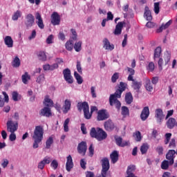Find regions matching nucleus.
Returning <instances> with one entry per match:
<instances>
[{
    "instance_id": "obj_7",
    "label": "nucleus",
    "mask_w": 177,
    "mask_h": 177,
    "mask_svg": "<svg viewBox=\"0 0 177 177\" xmlns=\"http://www.w3.org/2000/svg\"><path fill=\"white\" fill-rule=\"evenodd\" d=\"M110 118V114L106 109L99 110L97 113V121H106Z\"/></svg>"
},
{
    "instance_id": "obj_12",
    "label": "nucleus",
    "mask_w": 177,
    "mask_h": 177,
    "mask_svg": "<svg viewBox=\"0 0 177 177\" xmlns=\"http://www.w3.org/2000/svg\"><path fill=\"white\" fill-rule=\"evenodd\" d=\"M155 117L156 118L157 122L161 124V122L164 120V117H165V115H164V112L162 111V109H157L155 111Z\"/></svg>"
},
{
    "instance_id": "obj_58",
    "label": "nucleus",
    "mask_w": 177,
    "mask_h": 177,
    "mask_svg": "<svg viewBox=\"0 0 177 177\" xmlns=\"http://www.w3.org/2000/svg\"><path fill=\"white\" fill-rule=\"evenodd\" d=\"M155 26H156V24L154 22H152V21H148L146 24V27H147L148 28H153Z\"/></svg>"
},
{
    "instance_id": "obj_22",
    "label": "nucleus",
    "mask_w": 177,
    "mask_h": 177,
    "mask_svg": "<svg viewBox=\"0 0 177 177\" xmlns=\"http://www.w3.org/2000/svg\"><path fill=\"white\" fill-rule=\"evenodd\" d=\"M103 48H104L106 50H113L114 49V44H111L110 41H109V39L104 38L103 40Z\"/></svg>"
},
{
    "instance_id": "obj_56",
    "label": "nucleus",
    "mask_w": 177,
    "mask_h": 177,
    "mask_svg": "<svg viewBox=\"0 0 177 177\" xmlns=\"http://www.w3.org/2000/svg\"><path fill=\"white\" fill-rule=\"evenodd\" d=\"M171 61V55L169 54H167L165 56V64L167 66L168 64V62Z\"/></svg>"
},
{
    "instance_id": "obj_40",
    "label": "nucleus",
    "mask_w": 177,
    "mask_h": 177,
    "mask_svg": "<svg viewBox=\"0 0 177 177\" xmlns=\"http://www.w3.org/2000/svg\"><path fill=\"white\" fill-rule=\"evenodd\" d=\"M53 145V137H49L46 141V149H50V146Z\"/></svg>"
},
{
    "instance_id": "obj_32",
    "label": "nucleus",
    "mask_w": 177,
    "mask_h": 177,
    "mask_svg": "<svg viewBox=\"0 0 177 177\" xmlns=\"http://www.w3.org/2000/svg\"><path fill=\"white\" fill-rule=\"evenodd\" d=\"M37 57L39 60H41V62H46V59H48L45 51H39L37 53Z\"/></svg>"
},
{
    "instance_id": "obj_16",
    "label": "nucleus",
    "mask_w": 177,
    "mask_h": 177,
    "mask_svg": "<svg viewBox=\"0 0 177 177\" xmlns=\"http://www.w3.org/2000/svg\"><path fill=\"white\" fill-rule=\"evenodd\" d=\"M73 168H74L73 157H71V155H68L66 158V169L68 172H70Z\"/></svg>"
},
{
    "instance_id": "obj_60",
    "label": "nucleus",
    "mask_w": 177,
    "mask_h": 177,
    "mask_svg": "<svg viewBox=\"0 0 177 177\" xmlns=\"http://www.w3.org/2000/svg\"><path fill=\"white\" fill-rule=\"evenodd\" d=\"M80 167H82V168L83 169H86V162H85V160H84V159H81V160H80Z\"/></svg>"
},
{
    "instance_id": "obj_46",
    "label": "nucleus",
    "mask_w": 177,
    "mask_h": 177,
    "mask_svg": "<svg viewBox=\"0 0 177 177\" xmlns=\"http://www.w3.org/2000/svg\"><path fill=\"white\" fill-rule=\"evenodd\" d=\"M118 78H120V73H115L111 77V82H113V84H115V82H117V80H118Z\"/></svg>"
},
{
    "instance_id": "obj_29",
    "label": "nucleus",
    "mask_w": 177,
    "mask_h": 177,
    "mask_svg": "<svg viewBox=\"0 0 177 177\" xmlns=\"http://www.w3.org/2000/svg\"><path fill=\"white\" fill-rule=\"evenodd\" d=\"M44 104L46 107H52L53 106V100L49 98V95H46L44 98Z\"/></svg>"
},
{
    "instance_id": "obj_31",
    "label": "nucleus",
    "mask_w": 177,
    "mask_h": 177,
    "mask_svg": "<svg viewBox=\"0 0 177 177\" xmlns=\"http://www.w3.org/2000/svg\"><path fill=\"white\" fill-rule=\"evenodd\" d=\"M127 71L129 74L127 77L128 81H133V75H135V69L127 67Z\"/></svg>"
},
{
    "instance_id": "obj_1",
    "label": "nucleus",
    "mask_w": 177,
    "mask_h": 177,
    "mask_svg": "<svg viewBox=\"0 0 177 177\" xmlns=\"http://www.w3.org/2000/svg\"><path fill=\"white\" fill-rule=\"evenodd\" d=\"M127 84L124 82H120L118 86V88L115 91L114 94H112L109 97V104L110 106H114L118 110L121 109V102L118 99L121 98L122 92L127 89Z\"/></svg>"
},
{
    "instance_id": "obj_3",
    "label": "nucleus",
    "mask_w": 177,
    "mask_h": 177,
    "mask_svg": "<svg viewBox=\"0 0 177 177\" xmlns=\"http://www.w3.org/2000/svg\"><path fill=\"white\" fill-rule=\"evenodd\" d=\"M90 136L98 140V142H102V140H104V139L107 138V133L101 128L97 127L96 129L92 127L90 130Z\"/></svg>"
},
{
    "instance_id": "obj_27",
    "label": "nucleus",
    "mask_w": 177,
    "mask_h": 177,
    "mask_svg": "<svg viewBox=\"0 0 177 177\" xmlns=\"http://www.w3.org/2000/svg\"><path fill=\"white\" fill-rule=\"evenodd\" d=\"M118 151H113L111 154H110V158L111 160L112 164H115L117 161H118Z\"/></svg>"
},
{
    "instance_id": "obj_39",
    "label": "nucleus",
    "mask_w": 177,
    "mask_h": 177,
    "mask_svg": "<svg viewBox=\"0 0 177 177\" xmlns=\"http://www.w3.org/2000/svg\"><path fill=\"white\" fill-rule=\"evenodd\" d=\"M161 56V47H157L154 50L153 59H158Z\"/></svg>"
},
{
    "instance_id": "obj_33",
    "label": "nucleus",
    "mask_w": 177,
    "mask_h": 177,
    "mask_svg": "<svg viewBox=\"0 0 177 177\" xmlns=\"http://www.w3.org/2000/svg\"><path fill=\"white\" fill-rule=\"evenodd\" d=\"M73 48L75 52H81L82 50V41H79L75 43Z\"/></svg>"
},
{
    "instance_id": "obj_57",
    "label": "nucleus",
    "mask_w": 177,
    "mask_h": 177,
    "mask_svg": "<svg viewBox=\"0 0 177 177\" xmlns=\"http://www.w3.org/2000/svg\"><path fill=\"white\" fill-rule=\"evenodd\" d=\"M17 97H19V93H17L16 91H14L12 93V100H14V102H17V100H19Z\"/></svg>"
},
{
    "instance_id": "obj_62",
    "label": "nucleus",
    "mask_w": 177,
    "mask_h": 177,
    "mask_svg": "<svg viewBox=\"0 0 177 177\" xmlns=\"http://www.w3.org/2000/svg\"><path fill=\"white\" fill-rule=\"evenodd\" d=\"M9 139L10 142H15V140H16V134H15V133H11Z\"/></svg>"
},
{
    "instance_id": "obj_43",
    "label": "nucleus",
    "mask_w": 177,
    "mask_h": 177,
    "mask_svg": "<svg viewBox=\"0 0 177 177\" xmlns=\"http://www.w3.org/2000/svg\"><path fill=\"white\" fill-rule=\"evenodd\" d=\"M169 165H169V161L165 160L161 163V168L162 169L167 170L169 168Z\"/></svg>"
},
{
    "instance_id": "obj_45",
    "label": "nucleus",
    "mask_w": 177,
    "mask_h": 177,
    "mask_svg": "<svg viewBox=\"0 0 177 177\" xmlns=\"http://www.w3.org/2000/svg\"><path fill=\"white\" fill-rule=\"evenodd\" d=\"M149 150V146L147 144H143L140 147L142 154H146Z\"/></svg>"
},
{
    "instance_id": "obj_2",
    "label": "nucleus",
    "mask_w": 177,
    "mask_h": 177,
    "mask_svg": "<svg viewBox=\"0 0 177 177\" xmlns=\"http://www.w3.org/2000/svg\"><path fill=\"white\" fill-rule=\"evenodd\" d=\"M44 127L36 126L32 136L33 142V149H38L39 147V144L44 140Z\"/></svg>"
},
{
    "instance_id": "obj_35",
    "label": "nucleus",
    "mask_w": 177,
    "mask_h": 177,
    "mask_svg": "<svg viewBox=\"0 0 177 177\" xmlns=\"http://www.w3.org/2000/svg\"><path fill=\"white\" fill-rule=\"evenodd\" d=\"M65 48L66 50H73V49L74 48V43L73 42V41L68 40V41H66V43L65 44Z\"/></svg>"
},
{
    "instance_id": "obj_30",
    "label": "nucleus",
    "mask_w": 177,
    "mask_h": 177,
    "mask_svg": "<svg viewBox=\"0 0 177 177\" xmlns=\"http://www.w3.org/2000/svg\"><path fill=\"white\" fill-rule=\"evenodd\" d=\"M124 100L127 104H131L133 102V97L131 92L126 93Z\"/></svg>"
},
{
    "instance_id": "obj_38",
    "label": "nucleus",
    "mask_w": 177,
    "mask_h": 177,
    "mask_svg": "<svg viewBox=\"0 0 177 177\" xmlns=\"http://www.w3.org/2000/svg\"><path fill=\"white\" fill-rule=\"evenodd\" d=\"M74 77L77 80V84H79V85H81V84L84 82V80H82V77H81V75H80V74H78L77 71L74 72Z\"/></svg>"
},
{
    "instance_id": "obj_11",
    "label": "nucleus",
    "mask_w": 177,
    "mask_h": 177,
    "mask_svg": "<svg viewBox=\"0 0 177 177\" xmlns=\"http://www.w3.org/2000/svg\"><path fill=\"white\" fill-rule=\"evenodd\" d=\"M175 154H176V151L174 149H170L166 154V158L169 161V165H174V162H175Z\"/></svg>"
},
{
    "instance_id": "obj_54",
    "label": "nucleus",
    "mask_w": 177,
    "mask_h": 177,
    "mask_svg": "<svg viewBox=\"0 0 177 177\" xmlns=\"http://www.w3.org/2000/svg\"><path fill=\"white\" fill-rule=\"evenodd\" d=\"M46 44H53V35H50L46 39Z\"/></svg>"
},
{
    "instance_id": "obj_49",
    "label": "nucleus",
    "mask_w": 177,
    "mask_h": 177,
    "mask_svg": "<svg viewBox=\"0 0 177 177\" xmlns=\"http://www.w3.org/2000/svg\"><path fill=\"white\" fill-rule=\"evenodd\" d=\"M169 147L170 149H175L176 147V141L175 138H172L169 142Z\"/></svg>"
},
{
    "instance_id": "obj_5",
    "label": "nucleus",
    "mask_w": 177,
    "mask_h": 177,
    "mask_svg": "<svg viewBox=\"0 0 177 177\" xmlns=\"http://www.w3.org/2000/svg\"><path fill=\"white\" fill-rule=\"evenodd\" d=\"M7 131L10 132V133H15L17 129H19V122L13 121L12 120H8L6 123Z\"/></svg>"
},
{
    "instance_id": "obj_18",
    "label": "nucleus",
    "mask_w": 177,
    "mask_h": 177,
    "mask_svg": "<svg viewBox=\"0 0 177 177\" xmlns=\"http://www.w3.org/2000/svg\"><path fill=\"white\" fill-rule=\"evenodd\" d=\"M104 129L108 131V132H111L114 129V122L112 120H108L104 123Z\"/></svg>"
},
{
    "instance_id": "obj_37",
    "label": "nucleus",
    "mask_w": 177,
    "mask_h": 177,
    "mask_svg": "<svg viewBox=\"0 0 177 177\" xmlns=\"http://www.w3.org/2000/svg\"><path fill=\"white\" fill-rule=\"evenodd\" d=\"M133 137L134 138L136 142H140V140H142V134L139 131L134 132L133 133Z\"/></svg>"
},
{
    "instance_id": "obj_17",
    "label": "nucleus",
    "mask_w": 177,
    "mask_h": 177,
    "mask_svg": "<svg viewBox=\"0 0 177 177\" xmlns=\"http://www.w3.org/2000/svg\"><path fill=\"white\" fill-rule=\"evenodd\" d=\"M149 115H150V110L149 109V106H145L143 108L140 114L142 121H146L149 118Z\"/></svg>"
},
{
    "instance_id": "obj_28",
    "label": "nucleus",
    "mask_w": 177,
    "mask_h": 177,
    "mask_svg": "<svg viewBox=\"0 0 177 177\" xmlns=\"http://www.w3.org/2000/svg\"><path fill=\"white\" fill-rule=\"evenodd\" d=\"M172 24V20H169L166 24H162L161 26L157 29V32H162L163 30H167L169 26Z\"/></svg>"
},
{
    "instance_id": "obj_26",
    "label": "nucleus",
    "mask_w": 177,
    "mask_h": 177,
    "mask_svg": "<svg viewBox=\"0 0 177 177\" xmlns=\"http://www.w3.org/2000/svg\"><path fill=\"white\" fill-rule=\"evenodd\" d=\"M175 125H176V120H175V118H169V120L167 122V128H169V129H174Z\"/></svg>"
},
{
    "instance_id": "obj_63",
    "label": "nucleus",
    "mask_w": 177,
    "mask_h": 177,
    "mask_svg": "<svg viewBox=\"0 0 177 177\" xmlns=\"http://www.w3.org/2000/svg\"><path fill=\"white\" fill-rule=\"evenodd\" d=\"M50 158L46 156L43 159V162L44 163L45 165H46V164H50Z\"/></svg>"
},
{
    "instance_id": "obj_15",
    "label": "nucleus",
    "mask_w": 177,
    "mask_h": 177,
    "mask_svg": "<svg viewBox=\"0 0 177 177\" xmlns=\"http://www.w3.org/2000/svg\"><path fill=\"white\" fill-rule=\"evenodd\" d=\"M39 115H41V117H51L52 111L50 110V108L45 106L43 109H41L39 111Z\"/></svg>"
},
{
    "instance_id": "obj_41",
    "label": "nucleus",
    "mask_w": 177,
    "mask_h": 177,
    "mask_svg": "<svg viewBox=\"0 0 177 177\" xmlns=\"http://www.w3.org/2000/svg\"><path fill=\"white\" fill-rule=\"evenodd\" d=\"M122 115H123L124 118H125V117H127V115H129V109H128V107L124 106H122Z\"/></svg>"
},
{
    "instance_id": "obj_44",
    "label": "nucleus",
    "mask_w": 177,
    "mask_h": 177,
    "mask_svg": "<svg viewBox=\"0 0 177 177\" xmlns=\"http://www.w3.org/2000/svg\"><path fill=\"white\" fill-rule=\"evenodd\" d=\"M22 82L24 84H27L28 80H30V77L28 75V73L26 72L24 75H22Z\"/></svg>"
},
{
    "instance_id": "obj_51",
    "label": "nucleus",
    "mask_w": 177,
    "mask_h": 177,
    "mask_svg": "<svg viewBox=\"0 0 177 177\" xmlns=\"http://www.w3.org/2000/svg\"><path fill=\"white\" fill-rule=\"evenodd\" d=\"M50 167L53 168V169H57V167H59V162H57V160H53L51 162Z\"/></svg>"
},
{
    "instance_id": "obj_64",
    "label": "nucleus",
    "mask_w": 177,
    "mask_h": 177,
    "mask_svg": "<svg viewBox=\"0 0 177 177\" xmlns=\"http://www.w3.org/2000/svg\"><path fill=\"white\" fill-rule=\"evenodd\" d=\"M86 177H95V174L92 171L86 172Z\"/></svg>"
},
{
    "instance_id": "obj_6",
    "label": "nucleus",
    "mask_w": 177,
    "mask_h": 177,
    "mask_svg": "<svg viewBox=\"0 0 177 177\" xmlns=\"http://www.w3.org/2000/svg\"><path fill=\"white\" fill-rule=\"evenodd\" d=\"M100 162L102 165L101 174L107 175V172H109V169H110V161L109 160V158H103Z\"/></svg>"
},
{
    "instance_id": "obj_55",
    "label": "nucleus",
    "mask_w": 177,
    "mask_h": 177,
    "mask_svg": "<svg viewBox=\"0 0 177 177\" xmlns=\"http://www.w3.org/2000/svg\"><path fill=\"white\" fill-rule=\"evenodd\" d=\"M147 69L149 71H154V63L150 62V63L148 64Z\"/></svg>"
},
{
    "instance_id": "obj_21",
    "label": "nucleus",
    "mask_w": 177,
    "mask_h": 177,
    "mask_svg": "<svg viewBox=\"0 0 177 177\" xmlns=\"http://www.w3.org/2000/svg\"><path fill=\"white\" fill-rule=\"evenodd\" d=\"M71 110V101L70 100H66L64 101V105H63V113L64 114H67L68 111Z\"/></svg>"
},
{
    "instance_id": "obj_8",
    "label": "nucleus",
    "mask_w": 177,
    "mask_h": 177,
    "mask_svg": "<svg viewBox=\"0 0 177 177\" xmlns=\"http://www.w3.org/2000/svg\"><path fill=\"white\" fill-rule=\"evenodd\" d=\"M35 23V17L32 14H28L26 16L25 26L26 28H31Z\"/></svg>"
},
{
    "instance_id": "obj_14",
    "label": "nucleus",
    "mask_w": 177,
    "mask_h": 177,
    "mask_svg": "<svg viewBox=\"0 0 177 177\" xmlns=\"http://www.w3.org/2000/svg\"><path fill=\"white\" fill-rule=\"evenodd\" d=\"M36 24H37L39 28L44 30L45 28V25L44 24V20L39 12H36L35 14Z\"/></svg>"
},
{
    "instance_id": "obj_23",
    "label": "nucleus",
    "mask_w": 177,
    "mask_h": 177,
    "mask_svg": "<svg viewBox=\"0 0 177 177\" xmlns=\"http://www.w3.org/2000/svg\"><path fill=\"white\" fill-rule=\"evenodd\" d=\"M124 24H125V22H118V24L115 26V29L114 31L115 35H121V32H122V28L124 27Z\"/></svg>"
},
{
    "instance_id": "obj_52",
    "label": "nucleus",
    "mask_w": 177,
    "mask_h": 177,
    "mask_svg": "<svg viewBox=\"0 0 177 177\" xmlns=\"http://www.w3.org/2000/svg\"><path fill=\"white\" fill-rule=\"evenodd\" d=\"M156 150L159 156H162V154H164V148L162 147L159 146L156 148Z\"/></svg>"
},
{
    "instance_id": "obj_47",
    "label": "nucleus",
    "mask_w": 177,
    "mask_h": 177,
    "mask_svg": "<svg viewBox=\"0 0 177 177\" xmlns=\"http://www.w3.org/2000/svg\"><path fill=\"white\" fill-rule=\"evenodd\" d=\"M88 151L89 157H93V154H95V148H93V144L90 145Z\"/></svg>"
},
{
    "instance_id": "obj_20",
    "label": "nucleus",
    "mask_w": 177,
    "mask_h": 177,
    "mask_svg": "<svg viewBox=\"0 0 177 177\" xmlns=\"http://www.w3.org/2000/svg\"><path fill=\"white\" fill-rule=\"evenodd\" d=\"M114 138H115L116 145L118 146H120V147H125V146H128V141L122 142V138H121L118 136H115Z\"/></svg>"
},
{
    "instance_id": "obj_61",
    "label": "nucleus",
    "mask_w": 177,
    "mask_h": 177,
    "mask_svg": "<svg viewBox=\"0 0 177 177\" xmlns=\"http://www.w3.org/2000/svg\"><path fill=\"white\" fill-rule=\"evenodd\" d=\"M113 19H114V15H113V13H111V12H107V17L106 19L109 20H113Z\"/></svg>"
},
{
    "instance_id": "obj_59",
    "label": "nucleus",
    "mask_w": 177,
    "mask_h": 177,
    "mask_svg": "<svg viewBox=\"0 0 177 177\" xmlns=\"http://www.w3.org/2000/svg\"><path fill=\"white\" fill-rule=\"evenodd\" d=\"M95 89H96V88L95 86H91V88L92 97H94V98L97 97Z\"/></svg>"
},
{
    "instance_id": "obj_24",
    "label": "nucleus",
    "mask_w": 177,
    "mask_h": 177,
    "mask_svg": "<svg viewBox=\"0 0 177 177\" xmlns=\"http://www.w3.org/2000/svg\"><path fill=\"white\" fill-rule=\"evenodd\" d=\"M144 16L146 20H147L148 21H151V20H153V17L151 16V11H150V9L147 6L145 8Z\"/></svg>"
},
{
    "instance_id": "obj_25",
    "label": "nucleus",
    "mask_w": 177,
    "mask_h": 177,
    "mask_svg": "<svg viewBox=\"0 0 177 177\" xmlns=\"http://www.w3.org/2000/svg\"><path fill=\"white\" fill-rule=\"evenodd\" d=\"M4 43L7 48H13V39L10 36H6L4 38Z\"/></svg>"
},
{
    "instance_id": "obj_34",
    "label": "nucleus",
    "mask_w": 177,
    "mask_h": 177,
    "mask_svg": "<svg viewBox=\"0 0 177 177\" xmlns=\"http://www.w3.org/2000/svg\"><path fill=\"white\" fill-rule=\"evenodd\" d=\"M20 59L19 58V57L16 56L12 62V67L17 68L18 67H20Z\"/></svg>"
},
{
    "instance_id": "obj_42",
    "label": "nucleus",
    "mask_w": 177,
    "mask_h": 177,
    "mask_svg": "<svg viewBox=\"0 0 177 177\" xmlns=\"http://www.w3.org/2000/svg\"><path fill=\"white\" fill-rule=\"evenodd\" d=\"M19 17H21V11L17 10L12 15V19L16 21L17 20H19Z\"/></svg>"
},
{
    "instance_id": "obj_9",
    "label": "nucleus",
    "mask_w": 177,
    "mask_h": 177,
    "mask_svg": "<svg viewBox=\"0 0 177 177\" xmlns=\"http://www.w3.org/2000/svg\"><path fill=\"white\" fill-rule=\"evenodd\" d=\"M86 150H88V146L86 145V142L82 141L78 144L77 152L82 156H85L86 154Z\"/></svg>"
},
{
    "instance_id": "obj_50",
    "label": "nucleus",
    "mask_w": 177,
    "mask_h": 177,
    "mask_svg": "<svg viewBox=\"0 0 177 177\" xmlns=\"http://www.w3.org/2000/svg\"><path fill=\"white\" fill-rule=\"evenodd\" d=\"M37 82H38V84H42V82H44V81H45V75L41 74L37 78Z\"/></svg>"
},
{
    "instance_id": "obj_13",
    "label": "nucleus",
    "mask_w": 177,
    "mask_h": 177,
    "mask_svg": "<svg viewBox=\"0 0 177 177\" xmlns=\"http://www.w3.org/2000/svg\"><path fill=\"white\" fill-rule=\"evenodd\" d=\"M51 24L53 26H59L60 24V15H59V13L54 12L51 15Z\"/></svg>"
},
{
    "instance_id": "obj_19",
    "label": "nucleus",
    "mask_w": 177,
    "mask_h": 177,
    "mask_svg": "<svg viewBox=\"0 0 177 177\" xmlns=\"http://www.w3.org/2000/svg\"><path fill=\"white\" fill-rule=\"evenodd\" d=\"M132 82L131 87L134 91H136L138 93H139L140 91V88H142V82H138L137 80H135L133 79V80H129Z\"/></svg>"
},
{
    "instance_id": "obj_53",
    "label": "nucleus",
    "mask_w": 177,
    "mask_h": 177,
    "mask_svg": "<svg viewBox=\"0 0 177 177\" xmlns=\"http://www.w3.org/2000/svg\"><path fill=\"white\" fill-rule=\"evenodd\" d=\"M76 67L78 73H80V74H82V68L81 67V62L80 61L77 62Z\"/></svg>"
},
{
    "instance_id": "obj_10",
    "label": "nucleus",
    "mask_w": 177,
    "mask_h": 177,
    "mask_svg": "<svg viewBox=\"0 0 177 177\" xmlns=\"http://www.w3.org/2000/svg\"><path fill=\"white\" fill-rule=\"evenodd\" d=\"M64 78L68 84H73V79L71 76V71L68 68H66L63 71Z\"/></svg>"
},
{
    "instance_id": "obj_4",
    "label": "nucleus",
    "mask_w": 177,
    "mask_h": 177,
    "mask_svg": "<svg viewBox=\"0 0 177 177\" xmlns=\"http://www.w3.org/2000/svg\"><path fill=\"white\" fill-rule=\"evenodd\" d=\"M78 111H84V118L86 120H91L92 118V113L89 112V104L86 102L77 103Z\"/></svg>"
},
{
    "instance_id": "obj_48",
    "label": "nucleus",
    "mask_w": 177,
    "mask_h": 177,
    "mask_svg": "<svg viewBox=\"0 0 177 177\" xmlns=\"http://www.w3.org/2000/svg\"><path fill=\"white\" fill-rule=\"evenodd\" d=\"M153 6L154 12L156 13V15H158V13H160V2L154 3Z\"/></svg>"
},
{
    "instance_id": "obj_36",
    "label": "nucleus",
    "mask_w": 177,
    "mask_h": 177,
    "mask_svg": "<svg viewBox=\"0 0 177 177\" xmlns=\"http://www.w3.org/2000/svg\"><path fill=\"white\" fill-rule=\"evenodd\" d=\"M145 86L147 91H148L149 92H151V91H153V86H151V82H150V79L149 78L146 79Z\"/></svg>"
}]
</instances>
